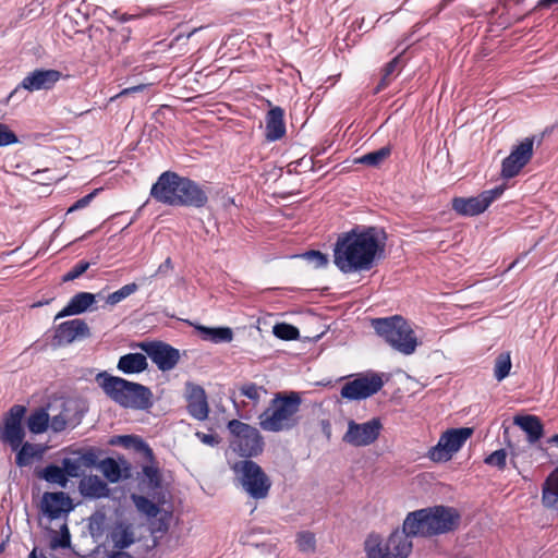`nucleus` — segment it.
<instances>
[{
	"label": "nucleus",
	"instance_id": "obj_1",
	"mask_svg": "<svg viewBox=\"0 0 558 558\" xmlns=\"http://www.w3.org/2000/svg\"><path fill=\"white\" fill-rule=\"evenodd\" d=\"M384 251L379 232L374 227L353 229L339 238L333 250V263L343 274L369 270Z\"/></svg>",
	"mask_w": 558,
	"mask_h": 558
},
{
	"label": "nucleus",
	"instance_id": "obj_2",
	"mask_svg": "<svg viewBox=\"0 0 558 558\" xmlns=\"http://www.w3.org/2000/svg\"><path fill=\"white\" fill-rule=\"evenodd\" d=\"M150 196L169 206L201 208L208 201L207 193L193 180L177 172L166 171L150 189Z\"/></svg>",
	"mask_w": 558,
	"mask_h": 558
},
{
	"label": "nucleus",
	"instance_id": "obj_3",
	"mask_svg": "<svg viewBox=\"0 0 558 558\" xmlns=\"http://www.w3.org/2000/svg\"><path fill=\"white\" fill-rule=\"evenodd\" d=\"M460 513L452 507L434 506L409 512L404 531L420 537H434L458 529Z\"/></svg>",
	"mask_w": 558,
	"mask_h": 558
},
{
	"label": "nucleus",
	"instance_id": "obj_4",
	"mask_svg": "<svg viewBox=\"0 0 558 558\" xmlns=\"http://www.w3.org/2000/svg\"><path fill=\"white\" fill-rule=\"evenodd\" d=\"M302 404L300 392H277L269 407L258 416L263 430L270 433L288 432L300 423L299 412Z\"/></svg>",
	"mask_w": 558,
	"mask_h": 558
},
{
	"label": "nucleus",
	"instance_id": "obj_5",
	"mask_svg": "<svg viewBox=\"0 0 558 558\" xmlns=\"http://www.w3.org/2000/svg\"><path fill=\"white\" fill-rule=\"evenodd\" d=\"M97 381L110 399L124 408L146 410L153 404L151 391L141 384L107 373L99 374Z\"/></svg>",
	"mask_w": 558,
	"mask_h": 558
},
{
	"label": "nucleus",
	"instance_id": "obj_6",
	"mask_svg": "<svg viewBox=\"0 0 558 558\" xmlns=\"http://www.w3.org/2000/svg\"><path fill=\"white\" fill-rule=\"evenodd\" d=\"M372 326L393 350L411 355L415 352L418 341L411 325L400 315L374 318Z\"/></svg>",
	"mask_w": 558,
	"mask_h": 558
},
{
	"label": "nucleus",
	"instance_id": "obj_7",
	"mask_svg": "<svg viewBox=\"0 0 558 558\" xmlns=\"http://www.w3.org/2000/svg\"><path fill=\"white\" fill-rule=\"evenodd\" d=\"M228 429L232 435L231 449L244 458L258 456L264 448V440L257 428L238 420L228 423Z\"/></svg>",
	"mask_w": 558,
	"mask_h": 558
},
{
	"label": "nucleus",
	"instance_id": "obj_8",
	"mask_svg": "<svg viewBox=\"0 0 558 558\" xmlns=\"http://www.w3.org/2000/svg\"><path fill=\"white\" fill-rule=\"evenodd\" d=\"M243 489L253 498L262 499L268 495L271 483L263 469L252 460H242L233 464Z\"/></svg>",
	"mask_w": 558,
	"mask_h": 558
},
{
	"label": "nucleus",
	"instance_id": "obj_9",
	"mask_svg": "<svg viewBox=\"0 0 558 558\" xmlns=\"http://www.w3.org/2000/svg\"><path fill=\"white\" fill-rule=\"evenodd\" d=\"M472 434L473 428L471 427L448 429L440 436L437 445L429 449V459L435 462L450 460L452 456L462 448Z\"/></svg>",
	"mask_w": 558,
	"mask_h": 558
},
{
	"label": "nucleus",
	"instance_id": "obj_10",
	"mask_svg": "<svg viewBox=\"0 0 558 558\" xmlns=\"http://www.w3.org/2000/svg\"><path fill=\"white\" fill-rule=\"evenodd\" d=\"M505 191L504 186H496L492 190L483 191L481 194L471 197L452 198V209L464 217H473L484 213L489 205L499 198Z\"/></svg>",
	"mask_w": 558,
	"mask_h": 558
},
{
	"label": "nucleus",
	"instance_id": "obj_11",
	"mask_svg": "<svg viewBox=\"0 0 558 558\" xmlns=\"http://www.w3.org/2000/svg\"><path fill=\"white\" fill-rule=\"evenodd\" d=\"M25 413L24 405H13L4 415L3 425L0 426V441L9 445L12 450H17L25 438V429L22 424Z\"/></svg>",
	"mask_w": 558,
	"mask_h": 558
},
{
	"label": "nucleus",
	"instance_id": "obj_12",
	"mask_svg": "<svg viewBox=\"0 0 558 558\" xmlns=\"http://www.w3.org/2000/svg\"><path fill=\"white\" fill-rule=\"evenodd\" d=\"M384 386L383 376L378 373L361 374L341 388V397L348 400H364L377 393Z\"/></svg>",
	"mask_w": 558,
	"mask_h": 558
},
{
	"label": "nucleus",
	"instance_id": "obj_13",
	"mask_svg": "<svg viewBox=\"0 0 558 558\" xmlns=\"http://www.w3.org/2000/svg\"><path fill=\"white\" fill-rule=\"evenodd\" d=\"M380 429L381 423L378 418H372L365 423H356L351 420L342 440L354 447H365L378 438Z\"/></svg>",
	"mask_w": 558,
	"mask_h": 558
},
{
	"label": "nucleus",
	"instance_id": "obj_14",
	"mask_svg": "<svg viewBox=\"0 0 558 558\" xmlns=\"http://www.w3.org/2000/svg\"><path fill=\"white\" fill-rule=\"evenodd\" d=\"M533 137H525L520 144L515 145L510 155L502 161L501 177L505 179H511L519 174L522 168L531 160L533 156Z\"/></svg>",
	"mask_w": 558,
	"mask_h": 558
},
{
	"label": "nucleus",
	"instance_id": "obj_15",
	"mask_svg": "<svg viewBox=\"0 0 558 558\" xmlns=\"http://www.w3.org/2000/svg\"><path fill=\"white\" fill-rule=\"evenodd\" d=\"M138 347L148 355L160 371H170L174 368L179 362V350L165 342H141Z\"/></svg>",
	"mask_w": 558,
	"mask_h": 558
},
{
	"label": "nucleus",
	"instance_id": "obj_16",
	"mask_svg": "<svg viewBox=\"0 0 558 558\" xmlns=\"http://www.w3.org/2000/svg\"><path fill=\"white\" fill-rule=\"evenodd\" d=\"M61 76V72L53 69L34 70L22 80L20 85L11 93L10 97L16 94L20 88L31 93L41 89H51L60 81Z\"/></svg>",
	"mask_w": 558,
	"mask_h": 558
},
{
	"label": "nucleus",
	"instance_id": "obj_17",
	"mask_svg": "<svg viewBox=\"0 0 558 558\" xmlns=\"http://www.w3.org/2000/svg\"><path fill=\"white\" fill-rule=\"evenodd\" d=\"M108 539L116 549H126L133 544L140 542L142 537L137 535V526L129 520H117L108 533Z\"/></svg>",
	"mask_w": 558,
	"mask_h": 558
},
{
	"label": "nucleus",
	"instance_id": "obj_18",
	"mask_svg": "<svg viewBox=\"0 0 558 558\" xmlns=\"http://www.w3.org/2000/svg\"><path fill=\"white\" fill-rule=\"evenodd\" d=\"M90 336V330L85 320L74 318L61 323L54 332V341L59 345L70 344L75 340Z\"/></svg>",
	"mask_w": 558,
	"mask_h": 558
},
{
	"label": "nucleus",
	"instance_id": "obj_19",
	"mask_svg": "<svg viewBox=\"0 0 558 558\" xmlns=\"http://www.w3.org/2000/svg\"><path fill=\"white\" fill-rule=\"evenodd\" d=\"M186 400L189 413L198 421L208 417L209 407L207 396L203 387L193 383L186 384Z\"/></svg>",
	"mask_w": 558,
	"mask_h": 558
},
{
	"label": "nucleus",
	"instance_id": "obj_20",
	"mask_svg": "<svg viewBox=\"0 0 558 558\" xmlns=\"http://www.w3.org/2000/svg\"><path fill=\"white\" fill-rule=\"evenodd\" d=\"M411 537H415V535L404 531V523L401 530L393 531L385 541L388 558H407L413 548Z\"/></svg>",
	"mask_w": 558,
	"mask_h": 558
},
{
	"label": "nucleus",
	"instance_id": "obj_21",
	"mask_svg": "<svg viewBox=\"0 0 558 558\" xmlns=\"http://www.w3.org/2000/svg\"><path fill=\"white\" fill-rule=\"evenodd\" d=\"M43 512L50 519H59L70 511V498L64 493H46L41 500Z\"/></svg>",
	"mask_w": 558,
	"mask_h": 558
},
{
	"label": "nucleus",
	"instance_id": "obj_22",
	"mask_svg": "<svg viewBox=\"0 0 558 558\" xmlns=\"http://www.w3.org/2000/svg\"><path fill=\"white\" fill-rule=\"evenodd\" d=\"M284 111L280 107L271 108L266 116V138L269 142L280 140L286 134Z\"/></svg>",
	"mask_w": 558,
	"mask_h": 558
},
{
	"label": "nucleus",
	"instance_id": "obj_23",
	"mask_svg": "<svg viewBox=\"0 0 558 558\" xmlns=\"http://www.w3.org/2000/svg\"><path fill=\"white\" fill-rule=\"evenodd\" d=\"M96 301L95 294L89 292H78L71 298L66 306L57 314L56 319L78 315L86 312Z\"/></svg>",
	"mask_w": 558,
	"mask_h": 558
},
{
	"label": "nucleus",
	"instance_id": "obj_24",
	"mask_svg": "<svg viewBox=\"0 0 558 558\" xmlns=\"http://www.w3.org/2000/svg\"><path fill=\"white\" fill-rule=\"evenodd\" d=\"M513 424L519 426L526 434L530 444H534L543 437L544 426L541 420L535 415H515L513 417Z\"/></svg>",
	"mask_w": 558,
	"mask_h": 558
},
{
	"label": "nucleus",
	"instance_id": "obj_25",
	"mask_svg": "<svg viewBox=\"0 0 558 558\" xmlns=\"http://www.w3.org/2000/svg\"><path fill=\"white\" fill-rule=\"evenodd\" d=\"M80 492L84 497L99 499L109 496V487L97 475H88L81 480L78 485Z\"/></svg>",
	"mask_w": 558,
	"mask_h": 558
},
{
	"label": "nucleus",
	"instance_id": "obj_26",
	"mask_svg": "<svg viewBox=\"0 0 558 558\" xmlns=\"http://www.w3.org/2000/svg\"><path fill=\"white\" fill-rule=\"evenodd\" d=\"M542 504L546 509L558 512V468L547 476L543 484Z\"/></svg>",
	"mask_w": 558,
	"mask_h": 558
},
{
	"label": "nucleus",
	"instance_id": "obj_27",
	"mask_svg": "<svg viewBox=\"0 0 558 558\" xmlns=\"http://www.w3.org/2000/svg\"><path fill=\"white\" fill-rule=\"evenodd\" d=\"M195 329L199 332L203 340L213 343H228L233 339V331L230 327H206L196 325Z\"/></svg>",
	"mask_w": 558,
	"mask_h": 558
},
{
	"label": "nucleus",
	"instance_id": "obj_28",
	"mask_svg": "<svg viewBox=\"0 0 558 558\" xmlns=\"http://www.w3.org/2000/svg\"><path fill=\"white\" fill-rule=\"evenodd\" d=\"M147 359L142 353L122 355L118 362V369L124 374L141 373L147 368Z\"/></svg>",
	"mask_w": 558,
	"mask_h": 558
},
{
	"label": "nucleus",
	"instance_id": "obj_29",
	"mask_svg": "<svg viewBox=\"0 0 558 558\" xmlns=\"http://www.w3.org/2000/svg\"><path fill=\"white\" fill-rule=\"evenodd\" d=\"M15 451V463L20 468L32 464L34 459L40 458L44 453V449L39 445L31 442H22L21 447Z\"/></svg>",
	"mask_w": 558,
	"mask_h": 558
},
{
	"label": "nucleus",
	"instance_id": "obj_30",
	"mask_svg": "<svg viewBox=\"0 0 558 558\" xmlns=\"http://www.w3.org/2000/svg\"><path fill=\"white\" fill-rule=\"evenodd\" d=\"M111 444L122 445L125 448H134L136 451L142 452L146 459L153 460L154 453L150 447L140 437L132 435L118 436L116 441Z\"/></svg>",
	"mask_w": 558,
	"mask_h": 558
},
{
	"label": "nucleus",
	"instance_id": "obj_31",
	"mask_svg": "<svg viewBox=\"0 0 558 558\" xmlns=\"http://www.w3.org/2000/svg\"><path fill=\"white\" fill-rule=\"evenodd\" d=\"M401 66V56H397L390 62H388L383 70V75L375 88V93H379L380 90L385 89L399 74Z\"/></svg>",
	"mask_w": 558,
	"mask_h": 558
},
{
	"label": "nucleus",
	"instance_id": "obj_32",
	"mask_svg": "<svg viewBox=\"0 0 558 558\" xmlns=\"http://www.w3.org/2000/svg\"><path fill=\"white\" fill-rule=\"evenodd\" d=\"M50 416L45 409H38L27 418V427L33 434H41L49 426Z\"/></svg>",
	"mask_w": 558,
	"mask_h": 558
},
{
	"label": "nucleus",
	"instance_id": "obj_33",
	"mask_svg": "<svg viewBox=\"0 0 558 558\" xmlns=\"http://www.w3.org/2000/svg\"><path fill=\"white\" fill-rule=\"evenodd\" d=\"M365 551L368 558H388L386 542L378 535H369L365 541Z\"/></svg>",
	"mask_w": 558,
	"mask_h": 558
},
{
	"label": "nucleus",
	"instance_id": "obj_34",
	"mask_svg": "<svg viewBox=\"0 0 558 558\" xmlns=\"http://www.w3.org/2000/svg\"><path fill=\"white\" fill-rule=\"evenodd\" d=\"M391 154V149L388 146H384L377 150L367 153L354 160L355 163L366 165L368 167H378L387 159Z\"/></svg>",
	"mask_w": 558,
	"mask_h": 558
},
{
	"label": "nucleus",
	"instance_id": "obj_35",
	"mask_svg": "<svg viewBox=\"0 0 558 558\" xmlns=\"http://www.w3.org/2000/svg\"><path fill=\"white\" fill-rule=\"evenodd\" d=\"M131 499L136 509L147 518H156L160 512L159 506L145 496L132 494Z\"/></svg>",
	"mask_w": 558,
	"mask_h": 558
},
{
	"label": "nucleus",
	"instance_id": "obj_36",
	"mask_svg": "<svg viewBox=\"0 0 558 558\" xmlns=\"http://www.w3.org/2000/svg\"><path fill=\"white\" fill-rule=\"evenodd\" d=\"M40 477L51 484H58L61 487H65L68 484V477L64 474L62 466L54 464L47 465L40 474Z\"/></svg>",
	"mask_w": 558,
	"mask_h": 558
},
{
	"label": "nucleus",
	"instance_id": "obj_37",
	"mask_svg": "<svg viewBox=\"0 0 558 558\" xmlns=\"http://www.w3.org/2000/svg\"><path fill=\"white\" fill-rule=\"evenodd\" d=\"M511 356L509 352L500 353L496 360L494 365V376L498 381L504 380L509 376L511 371Z\"/></svg>",
	"mask_w": 558,
	"mask_h": 558
},
{
	"label": "nucleus",
	"instance_id": "obj_38",
	"mask_svg": "<svg viewBox=\"0 0 558 558\" xmlns=\"http://www.w3.org/2000/svg\"><path fill=\"white\" fill-rule=\"evenodd\" d=\"M98 469L110 483H117L121 478L120 465L112 458L101 460L98 464Z\"/></svg>",
	"mask_w": 558,
	"mask_h": 558
},
{
	"label": "nucleus",
	"instance_id": "obj_39",
	"mask_svg": "<svg viewBox=\"0 0 558 558\" xmlns=\"http://www.w3.org/2000/svg\"><path fill=\"white\" fill-rule=\"evenodd\" d=\"M296 546L300 551L313 554L316 550V538L314 533L310 531H301L296 534Z\"/></svg>",
	"mask_w": 558,
	"mask_h": 558
},
{
	"label": "nucleus",
	"instance_id": "obj_40",
	"mask_svg": "<svg viewBox=\"0 0 558 558\" xmlns=\"http://www.w3.org/2000/svg\"><path fill=\"white\" fill-rule=\"evenodd\" d=\"M137 289H138V286L135 282L128 283V284L123 286L122 288H120L119 290L110 293L106 299V303L110 306H114L118 303L125 300L131 294L135 293L137 291Z\"/></svg>",
	"mask_w": 558,
	"mask_h": 558
},
{
	"label": "nucleus",
	"instance_id": "obj_41",
	"mask_svg": "<svg viewBox=\"0 0 558 558\" xmlns=\"http://www.w3.org/2000/svg\"><path fill=\"white\" fill-rule=\"evenodd\" d=\"M274 335L282 340H296L300 337L299 329L290 324L279 323L272 328Z\"/></svg>",
	"mask_w": 558,
	"mask_h": 558
},
{
	"label": "nucleus",
	"instance_id": "obj_42",
	"mask_svg": "<svg viewBox=\"0 0 558 558\" xmlns=\"http://www.w3.org/2000/svg\"><path fill=\"white\" fill-rule=\"evenodd\" d=\"M241 396L246 397L252 400L254 403H258L262 395L266 393L264 387L258 386L254 383H246L240 386L239 388Z\"/></svg>",
	"mask_w": 558,
	"mask_h": 558
},
{
	"label": "nucleus",
	"instance_id": "obj_43",
	"mask_svg": "<svg viewBox=\"0 0 558 558\" xmlns=\"http://www.w3.org/2000/svg\"><path fill=\"white\" fill-rule=\"evenodd\" d=\"M62 469L66 477H78L82 473V464L78 458H64Z\"/></svg>",
	"mask_w": 558,
	"mask_h": 558
},
{
	"label": "nucleus",
	"instance_id": "obj_44",
	"mask_svg": "<svg viewBox=\"0 0 558 558\" xmlns=\"http://www.w3.org/2000/svg\"><path fill=\"white\" fill-rule=\"evenodd\" d=\"M485 464L496 466L498 470H504L507 464V452L505 449H499L488 454L485 460Z\"/></svg>",
	"mask_w": 558,
	"mask_h": 558
},
{
	"label": "nucleus",
	"instance_id": "obj_45",
	"mask_svg": "<svg viewBox=\"0 0 558 558\" xmlns=\"http://www.w3.org/2000/svg\"><path fill=\"white\" fill-rule=\"evenodd\" d=\"M142 471L151 488H157L160 486V472L157 466L154 464L144 465Z\"/></svg>",
	"mask_w": 558,
	"mask_h": 558
},
{
	"label": "nucleus",
	"instance_id": "obj_46",
	"mask_svg": "<svg viewBox=\"0 0 558 558\" xmlns=\"http://www.w3.org/2000/svg\"><path fill=\"white\" fill-rule=\"evenodd\" d=\"M303 257L311 264H313V266L315 268H322V267H325L327 266L328 264V257L327 255L320 253L319 251H310V252H306Z\"/></svg>",
	"mask_w": 558,
	"mask_h": 558
},
{
	"label": "nucleus",
	"instance_id": "obj_47",
	"mask_svg": "<svg viewBox=\"0 0 558 558\" xmlns=\"http://www.w3.org/2000/svg\"><path fill=\"white\" fill-rule=\"evenodd\" d=\"M89 266H90V264L88 262H84V260L78 262L75 266L72 267V269L70 271H68L63 276V281H65V282L72 281V280L78 278L89 268Z\"/></svg>",
	"mask_w": 558,
	"mask_h": 558
},
{
	"label": "nucleus",
	"instance_id": "obj_48",
	"mask_svg": "<svg viewBox=\"0 0 558 558\" xmlns=\"http://www.w3.org/2000/svg\"><path fill=\"white\" fill-rule=\"evenodd\" d=\"M17 136L7 124L0 123V147L17 143Z\"/></svg>",
	"mask_w": 558,
	"mask_h": 558
},
{
	"label": "nucleus",
	"instance_id": "obj_49",
	"mask_svg": "<svg viewBox=\"0 0 558 558\" xmlns=\"http://www.w3.org/2000/svg\"><path fill=\"white\" fill-rule=\"evenodd\" d=\"M66 424H68V414H66L65 410L60 412L59 414L52 416L49 421L50 428L56 433L62 432L63 429H65Z\"/></svg>",
	"mask_w": 558,
	"mask_h": 558
},
{
	"label": "nucleus",
	"instance_id": "obj_50",
	"mask_svg": "<svg viewBox=\"0 0 558 558\" xmlns=\"http://www.w3.org/2000/svg\"><path fill=\"white\" fill-rule=\"evenodd\" d=\"M51 548L56 549L59 547H68L70 545V533L66 524H63L61 527V536H54L51 539Z\"/></svg>",
	"mask_w": 558,
	"mask_h": 558
},
{
	"label": "nucleus",
	"instance_id": "obj_51",
	"mask_svg": "<svg viewBox=\"0 0 558 558\" xmlns=\"http://www.w3.org/2000/svg\"><path fill=\"white\" fill-rule=\"evenodd\" d=\"M96 194V191L85 195L84 197L80 198L78 201H76L69 209H68V213H72L74 210H78V209H82L86 206H88V204L92 202V199L94 198Z\"/></svg>",
	"mask_w": 558,
	"mask_h": 558
},
{
	"label": "nucleus",
	"instance_id": "obj_52",
	"mask_svg": "<svg viewBox=\"0 0 558 558\" xmlns=\"http://www.w3.org/2000/svg\"><path fill=\"white\" fill-rule=\"evenodd\" d=\"M82 466L92 468L97 462V457L93 451H87L78 457Z\"/></svg>",
	"mask_w": 558,
	"mask_h": 558
},
{
	"label": "nucleus",
	"instance_id": "obj_53",
	"mask_svg": "<svg viewBox=\"0 0 558 558\" xmlns=\"http://www.w3.org/2000/svg\"><path fill=\"white\" fill-rule=\"evenodd\" d=\"M197 438L205 445L215 446L218 444V439L213 434L196 433Z\"/></svg>",
	"mask_w": 558,
	"mask_h": 558
},
{
	"label": "nucleus",
	"instance_id": "obj_54",
	"mask_svg": "<svg viewBox=\"0 0 558 558\" xmlns=\"http://www.w3.org/2000/svg\"><path fill=\"white\" fill-rule=\"evenodd\" d=\"M172 268L171 259L168 257L162 264L159 265L158 269L150 276V278H155L158 275H165L169 272Z\"/></svg>",
	"mask_w": 558,
	"mask_h": 558
},
{
	"label": "nucleus",
	"instance_id": "obj_55",
	"mask_svg": "<svg viewBox=\"0 0 558 558\" xmlns=\"http://www.w3.org/2000/svg\"><path fill=\"white\" fill-rule=\"evenodd\" d=\"M147 87V85L145 84H140V85H136V86H132V87H128V88H124L119 95V96H125V95H130V94H134V93H138V92H142L144 90L145 88Z\"/></svg>",
	"mask_w": 558,
	"mask_h": 558
},
{
	"label": "nucleus",
	"instance_id": "obj_56",
	"mask_svg": "<svg viewBox=\"0 0 558 558\" xmlns=\"http://www.w3.org/2000/svg\"><path fill=\"white\" fill-rule=\"evenodd\" d=\"M107 558H133L129 553L124 551V549H117L107 555Z\"/></svg>",
	"mask_w": 558,
	"mask_h": 558
},
{
	"label": "nucleus",
	"instance_id": "obj_57",
	"mask_svg": "<svg viewBox=\"0 0 558 558\" xmlns=\"http://www.w3.org/2000/svg\"><path fill=\"white\" fill-rule=\"evenodd\" d=\"M320 426H322V432L324 433L326 438L330 439V437H331V425H330L329 421L323 420L320 422Z\"/></svg>",
	"mask_w": 558,
	"mask_h": 558
},
{
	"label": "nucleus",
	"instance_id": "obj_58",
	"mask_svg": "<svg viewBox=\"0 0 558 558\" xmlns=\"http://www.w3.org/2000/svg\"><path fill=\"white\" fill-rule=\"evenodd\" d=\"M554 4H558V0H539L536 4V9H548Z\"/></svg>",
	"mask_w": 558,
	"mask_h": 558
},
{
	"label": "nucleus",
	"instance_id": "obj_59",
	"mask_svg": "<svg viewBox=\"0 0 558 558\" xmlns=\"http://www.w3.org/2000/svg\"><path fill=\"white\" fill-rule=\"evenodd\" d=\"M548 442H549V444H556V445H558V434H556V435H554L553 437H550V438L548 439Z\"/></svg>",
	"mask_w": 558,
	"mask_h": 558
},
{
	"label": "nucleus",
	"instance_id": "obj_60",
	"mask_svg": "<svg viewBox=\"0 0 558 558\" xmlns=\"http://www.w3.org/2000/svg\"><path fill=\"white\" fill-rule=\"evenodd\" d=\"M514 458H515V453H514V452H511V460H510V462H511V464L513 465V468H515V469H517V463H515Z\"/></svg>",
	"mask_w": 558,
	"mask_h": 558
},
{
	"label": "nucleus",
	"instance_id": "obj_61",
	"mask_svg": "<svg viewBox=\"0 0 558 558\" xmlns=\"http://www.w3.org/2000/svg\"><path fill=\"white\" fill-rule=\"evenodd\" d=\"M132 19H133V16H132V15H125V14H124V15H122V17H121V21H122V22H128V21H130V20H132Z\"/></svg>",
	"mask_w": 558,
	"mask_h": 558
}]
</instances>
